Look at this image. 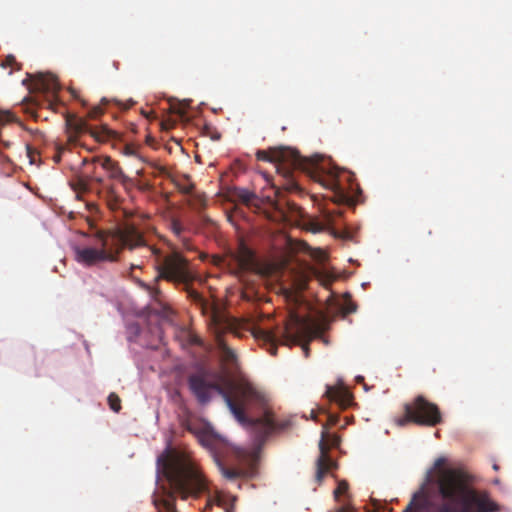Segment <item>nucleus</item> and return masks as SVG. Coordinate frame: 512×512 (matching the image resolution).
Wrapping results in <instances>:
<instances>
[{
    "label": "nucleus",
    "mask_w": 512,
    "mask_h": 512,
    "mask_svg": "<svg viewBox=\"0 0 512 512\" xmlns=\"http://www.w3.org/2000/svg\"><path fill=\"white\" fill-rule=\"evenodd\" d=\"M188 385L201 404L210 402L216 392L225 401L237 422L252 436L251 450L236 448V457L243 463L257 461L258 454L268 437L291 425L289 419H277L270 405L269 396L247 380L234 381L224 378L223 384L207 381L199 374L190 375Z\"/></svg>",
    "instance_id": "nucleus-1"
},
{
    "label": "nucleus",
    "mask_w": 512,
    "mask_h": 512,
    "mask_svg": "<svg viewBox=\"0 0 512 512\" xmlns=\"http://www.w3.org/2000/svg\"><path fill=\"white\" fill-rule=\"evenodd\" d=\"M445 458L436 459L434 466L439 469L438 489L443 502L437 512H499L500 506L486 491L471 487L468 474L459 469H442Z\"/></svg>",
    "instance_id": "nucleus-2"
},
{
    "label": "nucleus",
    "mask_w": 512,
    "mask_h": 512,
    "mask_svg": "<svg viewBox=\"0 0 512 512\" xmlns=\"http://www.w3.org/2000/svg\"><path fill=\"white\" fill-rule=\"evenodd\" d=\"M256 158L259 161L274 163L277 172L287 180H291L294 170H301L326 189L340 190L339 169L332 165L330 160L318 155L307 158L295 149L278 147L258 150Z\"/></svg>",
    "instance_id": "nucleus-3"
},
{
    "label": "nucleus",
    "mask_w": 512,
    "mask_h": 512,
    "mask_svg": "<svg viewBox=\"0 0 512 512\" xmlns=\"http://www.w3.org/2000/svg\"><path fill=\"white\" fill-rule=\"evenodd\" d=\"M145 239L134 226L127 225L114 233L98 231L89 245L75 248V259L85 266H93L102 262H115L119 250H133L143 246Z\"/></svg>",
    "instance_id": "nucleus-4"
},
{
    "label": "nucleus",
    "mask_w": 512,
    "mask_h": 512,
    "mask_svg": "<svg viewBox=\"0 0 512 512\" xmlns=\"http://www.w3.org/2000/svg\"><path fill=\"white\" fill-rule=\"evenodd\" d=\"M318 334L317 327L296 313L290 314L283 327H276L275 329L258 328L254 333L258 340L263 341L268 352L273 356L277 354L278 344L295 345L300 340H307L302 344L305 357L309 356L308 342Z\"/></svg>",
    "instance_id": "nucleus-5"
},
{
    "label": "nucleus",
    "mask_w": 512,
    "mask_h": 512,
    "mask_svg": "<svg viewBox=\"0 0 512 512\" xmlns=\"http://www.w3.org/2000/svg\"><path fill=\"white\" fill-rule=\"evenodd\" d=\"M148 255L154 260V270L157 272L154 283L160 280L171 282L175 285L188 284L194 280L190 262L179 251L172 250L164 253L156 246H148L146 243L142 246Z\"/></svg>",
    "instance_id": "nucleus-6"
},
{
    "label": "nucleus",
    "mask_w": 512,
    "mask_h": 512,
    "mask_svg": "<svg viewBox=\"0 0 512 512\" xmlns=\"http://www.w3.org/2000/svg\"><path fill=\"white\" fill-rule=\"evenodd\" d=\"M395 423L399 427H404L408 423L434 427L442 423V414L436 404L419 395L404 405V415L396 418Z\"/></svg>",
    "instance_id": "nucleus-7"
},
{
    "label": "nucleus",
    "mask_w": 512,
    "mask_h": 512,
    "mask_svg": "<svg viewBox=\"0 0 512 512\" xmlns=\"http://www.w3.org/2000/svg\"><path fill=\"white\" fill-rule=\"evenodd\" d=\"M66 128L68 133V141L71 144H77L78 137L83 133L90 134L98 142H105L116 136V133L109 129L106 125L100 128L88 125L86 120L76 116H68L66 118Z\"/></svg>",
    "instance_id": "nucleus-8"
},
{
    "label": "nucleus",
    "mask_w": 512,
    "mask_h": 512,
    "mask_svg": "<svg viewBox=\"0 0 512 512\" xmlns=\"http://www.w3.org/2000/svg\"><path fill=\"white\" fill-rule=\"evenodd\" d=\"M338 447L340 444V437L336 434L329 435L326 431V426H323L321 440L319 442L320 455L316 461V480L321 482L325 474L332 468L334 462L329 456V445Z\"/></svg>",
    "instance_id": "nucleus-9"
},
{
    "label": "nucleus",
    "mask_w": 512,
    "mask_h": 512,
    "mask_svg": "<svg viewBox=\"0 0 512 512\" xmlns=\"http://www.w3.org/2000/svg\"><path fill=\"white\" fill-rule=\"evenodd\" d=\"M184 426L187 431L196 436L202 446L214 451L215 453L217 452L218 447L222 444L221 438L205 427L189 421H187Z\"/></svg>",
    "instance_id": "nucleus-10"
},
{
    "label": "nucleus",
    "mask_w": 512,
    "mask_h": 512,
    "mask_svg": "<svg viewBox=\"0 0 512 512\" xmlns=\"http://www.w3.org/2000/svg\"><path fill=\"white\" fill-rule=\"evenodd\" d=\"M217 348L220 353V360L223 365V371L227 376H232L238 369V357L221 337H217Z\"/></svg>",
    "instance_id": "nucleus-11"
},
{
    "label": "nucleus",
    "mask_w": 512,
    "mask_h": 512,
    "mask_svg": "<svg viewBox=\"0 0 512 512\" xmlns=\"http://www.w3.org/2000/svg\"><path fill=\"white\" fill-rule=\"evenodd\" d=\"M101 166L109 174V177L118 180L123 186L127 187L132 185V180L123 172L118 162L114 161L111 157H105L101 161Z\"/></svg>",
    "instance_id": "nucleus-12"
},
{
    "label": "nucleus",
    "mask_w": 512,
    "mask_h": 512,
    "mask_svg": "<svg viewBox=\"0 0 512 512\" xmlns=\"http://www.w3.org/2000/svg\"><path fill=\"white\" fill-rule=\"evenodd\" d=\"M325 395L330 401L336 402L341 408L348 407L352 402V396L344 387L328 386Z\"/></svg>",
    "instance_id": "nucleus-13"
},
{
    "label": "nucleus",
    "mask_w": 512,
    "mask_h": 512,
    "mask_svg": "<svg viewBox=\"0 0 512 512\" xmlns=\"http://www.w3.org/2000/svg\"><path fill=\"white\" fill-rule=\"evenodd\" d=\"M235 258L240 270L248 271L255 268L254 254L252 250L243 243L240 244Z\"/></svg>",
    "instance_id": "nucleus-14"
},
{
    "label": "nucleus",
    "mask_w": 512,
    "mask_h": 512,
    "mask_svg": "<svg viewBox=\"0 0 512 512\" xmlns=\"http://www.w3.org/2000/svg\"><path fill=\"white\" fill-rule=\"evenodd\" d=\"M39 86L46 92L56 93L60 89L58 79L53 74H40Z\"/></svg>",
    "instance_id": "nucleus-15"
},
{
    "label": "nucleus",
    "mask_w": 512,
    "mask_h": 512,
    "mask_svg": "<svg viewBox=\"0 0 512 512\" xmlns=\"http://www.w3.org/2000/svg\"><path fill=\"white\" fill-rule=\"evenodd\" d=\"M218 467L222 475L228 480H237L246 475V471L243 468L228 467L223 464L218 458L216 459Z\"/></svg>",
    "instance_id": "nucleus-16"
},
{
    "label": "nucleus",
    "mask_w": 512,
    "mask_h": 512,
    "mask_svg": "<svg viewBox=\"0 0 512 512\" xmlns=\"http://www.w3.org/2000/svg\"><path fill=\"white\" fill-rule=\"evenodd\" d=\"M427 498L422 491L416 492L403 512H417L426 507Z\"/></svg>",
    "instance_id": "nucleus-17"
},
{
    "label": "nucleus",
    "mask_w": 512,
    "mask_h": 512,
    "mask_svg": "<svg viewBox=\"0 0 512 512\" xmlns=\"http://www.w3.org/2000/svg\"><path fill=\"white\" fill-rule=\"evenodd\" d=\"M232 197L245 205H249L256 199V194L244 188H234L232 190Z\"/></svg>",
    "instance_id": "nucleus-18"
},
{
    "label": "nucleus",
    "mask_w": 512,
    "mask_h": 512,
    "mask_svg": "<svg viewBox=\"0 0 512 512\" xmlns=\"http://www.w3.org/2000/svg\"><path fill=\"white\" fill-rule=\"evenodd\" d=\"M332 225V216L330 214H327L324 216V219L322 221L313 220L309 223V229L313 233L321 232L325 230L327 227Z\"/></svg>",
    "instance_id": "nucleus-19"
},
{
    "label": "nucleus",
    "mask_w": 512,
    "mask_h": 512,
    "mask_svg": "<svg viewBox=\"0 0 512 512\" xmlns=\"http://www.w3.org/2000/svg\"><path fill=\"white\" fill-rule=\"evenodd\" d=\"M107 400L112 411L118 413L121 410V399L116 393H110Z\"/></svg>",
    "instance_id": "nucleus-20"
},
{
    "label": "nucleus",
    "mask_w": 512,
    "mask_h": 512,
    "mask_svg": "<svg viewBox=\"0 0 512 512\" xmlns=\"http://www.w3.org/2000/svg\"><path fill=\"white\" fill-rule=\"evenodd\" d=\"M183 285H184V290L186 291L188 298H190L191 300H193L196 303H202V301H203L202 296L196 290H194L190 287V283L183 284Z\"/></svg>",
    "instance_id": "nucleus-21"
},
{
    "label": "nucleus",
    "mask_w": 512,
    "mask_h": 512,
    "mask_svg": "<svg viewBox=\"0 0 512 512\" xmlns=\"http://www.w3.org/2000/svg\"><path fill=\"white\" fill-rule=\"evenodd\" d=\"M137 284L139 287L146 290L153 298H156L160 294L159 288L151 286L140 279L137 280Z\"/></svg>",
    "instance_id": "nucleus-22"
},
{
    "label": "nucleus",
    "mask_w": 512,
    "mask_h": 512,
    "mask_svg": "<svg viewBox=\"0 0 512 512\" xmlns=\"http://www.w3.org/2000/svg\"><path fill=\"white\" fill-rule=\"evenodd\" d=\"M170 229L173 232V234L178 238L181 237L182 232L184 231V227H183L182 223L178 219H175V218H173L170 222Z\"/></svg>",
    "instance_id": "nucleus-23"
},
{
    "label": "nucleus",
    "mask_w": 512,
    "mask_h": 512,
    "mask_svg": "<svg viewBox=\"0 0 512 512\" xmlns=\"http://www.w3.org/2000/svg\"><path fill=\"white\" fill-rule=\"evenodd\" d=\"M310 255L315 261L319 263H324L327 260L326 253L320 248L313 249Z\"/></svg>",
    "instance_id": "nucleus-24"
},
{
    "label": "nucleus",
    "mask_w": 512,
    "mask_h": 512,
    "mask_svg": "<svg viewBox=\"0 0 512 512\" xmlns=\"http://www.w3.org/2000/svg\"><path fill=\"white\" fill-rule=\"evenodd\" d=\"M103 114V108L101 105H97V106H94L92 107L89 111H88V118L90 119H97L100 115Z\"/></svg>",
    "instance_id": "nucleus-25"
},
{
    "label": "nucleus",
    "mask_w": 512,
    "mask_h": 512,
    "mask_svg": "<svg viewBox=\"0 0 512 512\" xmlns=\"http://www.w3.org/2000/svg\"><path fill=\"white\" fill-rule=\"evenodd\" d=\"M348 483L346 481H340L336 490L334 491V495L337 498L339 495L345 494L348 491Z\"/></svg>",
    "instance_id": "nucleus-26"
},
{
    "label": "nucleus",
    "mask_w": 512,
    "mask_h": 512,
    "mask_svg": "<svg viewBox=\"0 0 512 512\" xmlns=\"http://www.w3.org/2000/svg\"><path fill=\"white\" fill-rule=\"evenodd\" d=\"M13 121V115L9 111H0V122L8 123Z\"/></svg>",
    "instance_id": "nucleus-27"
},
{
    "label": "nucleus",
    "mask_w": 512,
    "mask_h": 512,
    "mask_svg": "<svg viewBox=\"0 0 512 512\" xmlns=\"http://www.w3.org/2000/svg\"><path fill=\"white\" fill-rule=\"evenodd\" d=\"M338 422H339V416H338V415H336V414H331V413H329V414H328L327 424H326L325 426H326V428H327L328 426H329V427H331V426H335V425H337V424H338Z\"/></svg>",
    "instance_id": "nucleus-28"
},
{
    "label": "nucleus",
    "mask_w": 512,
    "mask_h": 512,
    "mask_svg": "<svg viewBox=\"0 0 512 512\" xmlns=\"http://www.w3.org/2000/svg\"><path fill=\"white\" fill-rule=\"evenodd\" d=\"M64 147L62 146H58L57 147V152L56 154L53 156V160L56 162V163H59L61 161V156H62V153L64 151Z\"/></svg>",
    "instance_id": "nucleus-29"
},
{
    "label": "nucleus",
    "mask_w": 512,
    "mask_h": 512,
    "mask_svg": "<svg viewBox=\"0 0 512 512\" xmlns=\"http://www.w3.org/2000/svg\"><path fill=\"white\" fill-rule=\"evenodd\" d=\"M194 189V185L190 184V185H187V186H183L180 188V191L184 194H191L192 191Z\"/></svg>",
    "instance_id": "nucleus-30"
},
{
    "label": "nucleus",
    "mask_w": 512,
    "mask_h": 512,
    "mask_svg": "<svg viewBox=\"0 0 512 512\" xmlns=\"http://www.w3.org/2000/svg\"><path fill=\"white\" fill-rule=\"evenodd\" d=\"M0 164L10 165V160L7 156H5L3 153L0 152Z\"/></svg>",
    "instance_id": "nucleus-31"
},
{
    "label": "nucleus",
    "mask_w": 512,
    "mask_h": 512,
    "mask_svg": "<svg viewBox=\"0 0 512 512\" xmlns=\"http://www.w3.org/2000/svg\"><path fill=\"white\" fill-rule=\"evenodd\" d=\"M15 62V57L10 55L6 57L4 65H12Z\"/></svg>",
    "instance_id": "nucleus-32"
},
{
    "label": "nucleus",
    "mask_w": 512,
    "mask_h": 512,
    "mask_svg": "<svg viewBox=\"0 0 512 512\" xmlns=\"http://www.w3.org/2000/svg\"><path fill=\"white\" fill-rule=\"evenodd\" d=\"M112 65H113L115 70H119L120 63L118 61H113Z\"/></svg>",
    "instance_id": "nucleus-33"
},
{
    "label": "nucleus",
    "mask_w": 512,
    "mask_h": 512,
    "mask_svg": "<svg viewBox=\"0 0 512 512\" xmlns=\"http://www.w3.org/2000/svg\"><path fill=\"white\" fill-rule=\"evenodd\" d=\"M79 186H80L81 190H83V191H86V190H87V185H86V183H84V182H80V183H79Z\"/></svg>",
    "instance_id": "nucleus-34"
},
{
    "label": "nucleus",
    "mask_w": 512,
    "mask_h": 512,
    "mask_svg": "<svg viewBox=\"0 0 512 512\" xmlns=\"http://www.w3.org/2000/svg\"><path fill=\"white\" fill-rule=\"evenodd\" d=\"M95 181L99 184H102L103 183V179L102 178H95Z\"/></svg>",
    "instance_id": "nucleus-35"
},
{
    "label": "nucleus",
    "mask_w": 512,
    "mask_h": 512,
    "mask_svg": "<svg viewBox=\"0 0 512 512\" xmlns=\"http://www.w3.org/2000/svg\"><path fill=\"white\" fill-rule=\"evenodd\" d=\"M493 469H494L495 471H498V470H499V465H498V464H496V463H494V464H493Z\"/></svg>",
    "instance_id": "nucleus-36"
},
{
    "label": "nucleus",
    "mask_w": 512,
    "mask_h": 512,
    "mask_svg": "<svg viewBox=\"0 0 512 512\" xmlns=\"http://www.w3.org/2000/svg\"><path fill=\"white\" fill-rule=\"evenodd\" d=\"M107 103H108V100H107L106 98H103V99L101 100V104H102V105H105V104H107Z\"/></svg>",
    "instance_id": "nucleus-37"
},
{
    "label": "nucleus",
    "mask_w": 512,
    "mask_h": 512,
    "mask_svg": "<svg viewBox=\"0 0 512 512\" xmlns=\"http://www.w3.org/2000/svg\"><path fill=\"white\" fill-rule=\"evenodd\" d=\"M108 191H109V193H110L111 195H113V194H114V188H113V187H110Z\"/></svg>",
    "instance_id": "nucleus-38"
},
{
    "label": "nucleus",
    "mask_w": 512,
    "mask_h": 512,
    "mask_svg": "<svg viewBox=\"0 0 512 512\" xmlns=\"http://www.w3.org/2000/svg\"><path fill=\"white\" fill-rule=\"evenodd\" d=\"M135 268H140V266H139V265H134V264H132V265H131V269H135Z\"/></svg>",
    "instance_id": "nucleus-39"
},
{
    "label": "nucleus",
    "mask_w": 512,
    "mask_h": 512,
    "mask_svg": "<svg viewBox=\"0 0 512 512\" xmlns=\"http://www.w3.org/2000/svg\"><path fill=\"white\" fill-rule=\"evenodd\" d=\"M130 153H132V151H130V149L127 148L126 154H130Z\"/></svg>",
    "instance_id": "nucleus-40"
},
{
    "label": "nucleus",
    "mask_w": 512,
    "mask_h": 512,
    "mask_svg": "<svg viewBox=\"0 0 512 512\" xmlns=\"http://www.w3.org/2000/svg\"><path fill=\"white\" fill-rule=\"evenodd\" d=\"M339 512H346V509L342 508L339 510Z\"/></svg>",
    "instance_id": "nucleus-41"
},
{
    "label": "nucleus",
    "mask_w": 512,
    "mask_h": 512,
    "mask_svg": "<svg viewBox=\"0 0 512 512\" xmlns=\"http://www.w3.org/2000/svg\"><path fill=\"white\" fill-rule=\"evenodd\" d=\"M88 162L87 159H83V164H86Z\"/></svg>",
    "instance_id": "nucleus-42"
},
{
    "label": "nucleus",
    "mask_w": 512,
    "mask_h": 512,
    "mask_svg": "<svg viewBox=\"0 0 512 512\" xmlns=\"http://www.w3.org/2000/svg\"><path fill=\"white\" fill-rule=\"evenodd\" d=\"M99 159L98 158H93L92 161L95 162V161H98Z\"/></svg>",
    "instance_id": "nucleus-43"
}]
</instances>
